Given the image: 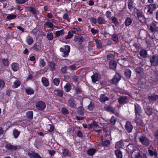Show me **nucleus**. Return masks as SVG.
I'll list each match as a JSON object with an SVG mask.
<instances>
[{
    "mask_svg": "<svg viewBox=\"0 0 158 158\" xmlns=\"http://www.w3.org/2000/svg\"><path fill=\"white\" fill-rule=\"evenodd\" d=\"M135 112L136 115L135 118V122L138 125H141L143 122L141 119V114L142 113V110L140 106L138 104L135 105Z\"/></svg>",
    "mask_w": 158,
    "mask_h": 158,
    "instance_id": "f257e3e1",
    "label": "nucleus"
},
{
    "mask_svg": "<svg viewBox=\"0 0 158 158\" xmlns=\"http://www.w3.org/2000/svg\"><path fill=\"white\" fill-rule=\"evenodd\" d=\"M70 50V47L68 45H65L64 48H60V51L63 52V56L65 57L68 56Z\"/></svg>",
    "mask_w": 158,
    "mask_h": 158,
    "instance_id": "f03ea898",
    "label": "nucleus"
},
{
    "mask_svg": "<svg viewBox=\"0 0 158 158\" xmlns=\"http://www.w3.org/2000/svg\"><path fill=\"white\" fill-rule=\"evenodd\" d=\"M35 106L37 109L42 111L44 110L46 107L45 104L42 101L37 102L36 103Z\"/></svg>",
    "mask_w": 158,
    "mask_h": 158,
    "instance_id": "7ed1b4c3",
    "label": "nucleus"
},
{
    "mask_svg": "<svg viewBox=\"0 0 158 158\" xmlns=\"http://www.w3.org/2000/svg\"><path fill=\"white\" fill-rule=\"evenodd\" d=\"M140 142L143 145L148 146L150 144L149 140L144 136H142L139 138Z\"/></svg>",
    "mask_w": 158,
    "mask_h": 158,
    "instance_id": "20e7f679",
    "label": "nucleus"
},
{
    "mask_svg": "<svg viewBox=\"0 0 158 158\" xmlns=\"http://www.w3.org/2000/svg\"><path fill=\"white\" fill-rule=\"evenodd\" d=\"M68 102L69 106L71 107L74 108H76L77 104L74 98H70L69 99Z\"/></svg>",
    "mask_w": 158,
    "mask_h": 158,
    "instance_id": "39448f33",
    "label": "nucleus"
},
{
    "mask_svg": "<svg viewBox=\"0 0 158 158\" xmlns=\"http://www.w3.org/2000/svg\"><path fill=\"white\" fill-rule=\"evenodd\" d=\"M152 64L156 66L158 64V57L156 56H153L150 60Z\"/></svg>",
    "mask_w": 158,
    "mask_h": 158,
    "instance_id": "423d86ee",
    "label": "nucleus"
},
{
    "mask_svg": "<svg viewBox=\"0 0 158 158\" xmlns=\"http://www.w3.org/2000/svg\"><path fill=\"white\" fill-rule=\"evenodd\" d=\"M125 127L126 130L129 133L131 132L132 131L133 128L132 125L129 121L126 122Z\"/></svg>",
    "mask_w": 158,
    "mask_h": 158,
    "instance_id": "0eeeda50",
    "label": "nucleus"
},
{
    "mask_svg": "<svg viewBox=\"0 0 158 158\" xmlns=\"http://www.w3.org/2000/svg\"><path fill=\"white\" fill-rule=\"evenodd\" d=\"M28 155L30 158H41L38 153L33 151H31L29 152Z\"/></svg>",
    "mask_w": 158,
    "mask_h": 158,
    "instance_id": "6e6552de",
    "label": "nucleus"
},
{
    "mask_svg": "<svg viewBox=\"0 0 158 158\" xmlns=\"http://www.w3.org/2000/svg\"><path fill=\"white\" fill-rule=\"evenodd\" d=\"M121 79V77L118 73H116L115 76L112 80V82L115 85Z\"/></svg>",
    "mask_w": 158,
    "mask_h": 158,
    "instance_id": "1a4fd4ad",
    "label": "nucleus"
},
{
    "mask_svg": "<svg viewBox=\"0 0 158 158\" xmlns=\"http://www.w3.org/2000/svg\"><path fill=\"white\" fill-rule=\"evenodd\" d=\"M92 82L94 83L98 81L100 78V76L97 73H95L91 77Z\"/></svg>",
    "mask_w": 158,
    "mask_h": 158,
    "instance_id": "9d476101",
    "label": "nucleus"
},
{
    "mask_svg": "<svg viewBox=\"0 0 158 158\" xmlns=\"http://www.w3.org/2000/svg\"><path fill=\"white\" fill-rule=\"evenodd\" d=\"M119 103L120 104H124L128 102V100L126 96L121 97L118 99Z\"/></svg>",
    "mask_w": 158,
    "mask_h": 158,
    "instance_id": "9b49d317",
    "label": "nucleus"
},
{
    "mask_svg": "<svg viewBox=\"0 0 158 158\" xmlns=\"http://www.w3.org/2000/svg\"><path fill=\"white\" fill-rule=\"evenodd\" d=\"M74 41L77 43L81 44L83 41V37L81 36H76L74 38Z\"/></svg>",
    "mask_w": 158,
    "mask_h": 158,
    "instance_id": "f8f14e48",
    "label": "nucleus"
},
{
    "mask_svg": "<svg viewBox=\"0 0 158 158\" xmlns=\"http://www.w3.org/2000/svg\"><path fill=\"white\" fill-rule=\"evenodd\" d=\"M101 140L102 141V143L101 144L104 147H107L108 148L110 144V142L109 140H106L105 141H103V138L102 137H101Z\"/></svg>",
    "mask_w": 158,
    "mask_h": 158,
    "instance_id": "ddd939ff",
    "label": "nucleus"
},
{
    "mask_svg": "<svg viewBox=\"0 0 158 158\" xmlns=\"http://www.w3.org/2000/svg\"><path fill=\"white\" fill-rule=\"evenodd\" d=\"M8 150L11 151H15L18 148H19V146H15L14 145H12L10 144H7L6 147Z\"/></svg>",
    "mask_w": 158,
    "mask_h": 158,
    "instance_id": "4468645a",
    "label": "nucleus"
},
{
    "mask_svg": "<svg viewBox=\"0 0 158 158\" xmlns=\"http://www.w3.org/2000/svg\"><path fill=\"white\" fill-rule=\"evenodd\" d=\"M132 20L129 17H127L126 18L124 22V24L126 27L130 26L132 23Z\"/></svg>",
    "mask_w": 158,
    "mask_h": 158,
    "instance_id": "2eb2a0df",
    "label": "nucleus"
},
{
    "mask_svg": "<svg viewBox=\"0 0 158 158\" xmlns=\"http://www.w3.org/2000/svg\"><path fill=\"white\" fill-rule=\"evenodd\" d=\"M157 23L155 22L154 23H153L151 25V26L150 27V29L152 32L155 31L156 30V24Z\"/></svg>",
    "mask_w": 158,
    "mask_h": 158,
    "instance_id": "dca6fc26",
    "label": "nucleus"
},
{
    "mask_svg": "<svg viewBox=\"0 0 158 158\" xmlns=\"http://www.w3.org/2000/svg\"><path fill=\"white\" fill-rule=\"evenodd\" d=\"M109 66L110 69H114L116 68L117 63L114 61H111L109 63Z\"/></svg>",
    "mask_w": 158,
    "mask_h": 158,
    "instance_id": "f3484780",
    "label": "nucleus"
},
{
    "mask_svg": "<svg viewBox=\"0 0 158 158\" xmlns=\"http://www.w3.org/2000/svg\"><path fill=\"white\" fill-rule=\"evenodd\" d=\"M26 42L28 45H31L34 42L33 39L30 36H28L27 37Z\"/></svg>",
    "mask_w": 158,
    "mask_h": 158,
    "instance_id": "a211bd4d",
    "label": "nucleus"
},
{
    "mask_svg": "<svg viewBox=\"0 0 158 158\" xmlns=\"http://www.w3.org/2000/svg\"><path fill=\"white\" fill-rule=\"evenodd\" d=\"M131 157L132 158H142V156L138 152L134 151L133 152Z\"/></svg>",
    "mask_w": 158,
    "mask_h": 158,
    "instance_id": "6ab92c4d",
    "label": "nucleus"
},
{
    "mask_svg": "<svg viewBox=\"0 0 158 158\" xmlns=\"http://www.w3.org/2000/svg\"><path fill=\"white\" fill-rule=\"evenodd\" d=\"M152 147L150 146L149 148L148 152L149 154L151 156H155L156 157L157 156V153L156 151H153L151 150L152 149Z\"/></svg>",
    "mask_w": 158,
    "mask_h": 158,
    "instance_id": "aec40b11",
    "label": "nucleus"
},
{
    "mask_svg": "<svg viewBox=\"0 0 158 158\" xmlns=\"http://www.w3.org/2000/svg\"><path fill=\"white\" fill-rule=\"evenodd\" d=\"M11 68L13 71H16L19 69V65L17 63H13L11 64Z\"/></svg>",
    "mask_w": 158,
    "mask_h": 158,
    "instance_id": "412c9836",
    "label": "nucleus"
},
{
    "mask_svg": "<svg viewBox=\"0 0 158 158\" xmlns=\"http://www.w3.org/2000/svg\"><path fill=\"white\" fill-rule=\"evenodd\" d=\"M41 81L43 84L44 86L47 87L49 85V81L46 77H42Z\"/></svg>",
    "mask_w": 158,
    "mask_h": 158,
    "instance_id": "4be33fe9",
    "label": "nucleus"
},
{
    "mask_svg": "<svg viewBox=\"0 0 158 158\" xmlns=\"http://www.w3.org/2000/svg\"><path fill=\"white\" fill-rule=\"evenodd\" d=\"M108 100V98L106 97L104 94H102L100 96V100L102 102H104Z\"/></svg>",
    "mask_w": 158,
    "mask_h": 158,
    "instance_id": "5701e85b",
    "label": "nucleus"
},
{
    "mask_svg": "<svg viewBox=\"0 0 158 158\" xmlns=\"http://www.w3.org/2000/svg\"><path fill=\"white\" fill-rule=\"evenodd\" d=\"M158 99V95H157L153 94L148 97V99L150 101H154Z\"/></svg>",
    "mask_w": 158,
    "mask_h": 158,
    "instance_id": "b1692460",
    "label": "nucleus"
},
{
    "mask_svg": "<svg viewBox=\"0 0 158 158\" xmlns=\"http://www.w3.org/2000/svg\"><path fill=\"white\" fill-rule=\"evenodd\" d=\"M131 71L129 69H126L125 71V75L127 78L128 79L130 78L131 76Z\"/></svg>",
    "mask_w": 158,
    "mask_h": 158,
    "instance_id": "393cba45",
    "label": "nucleus"
},
{
    "mask_svg": "<svg viewBox=\"0 0 158 158\" xmlns=\"http://www.w3.org/2000/svg\"><path fill=\"white\" fill-rule=\"evenodd\" d=\"M76 34L75 31H69L68 33V35L66 36L65 37L66 39H70L73 36V34Z\"/></svg>",
    "mask_w": 158,
    "mask_h": 158,
    "instance_id": "a878e982",
    "label": "nucleus"
},
{
    "mask_svg": "<svg viewBox=\"0 0 158 158\" xmlns=\"http://www.w3.org/2000/svg\"><path fill=\"white\" fill-rule=\"evenodd\" d=\"M47 130L48 132H52L54 130V127L53 126L50 124H48L46 126Z\"/></svg>",
    "mask_w": 158,
    "mask_h": 158,
    "instance_id": "bb28decb",
    "label": "nucleus"
},
{
    "mask_svg": "<svg viewBox=\"0 0 158 158\" xmlns=\"http://www.w3.org/2000/svg\"><path fill=\"white\" fill-rule=\"evenodd\" d=\"M124 144L121 141L117 142L115 145V148L116 149H119L122 148Z\"/></svg>",
    "mask_w": 158,
    "mask_h": 158,
    "instance_id": "cd10ccee",
    "label": "nucleus"
},
{
    "mask_svg": "<svg viewBox=\"0 0 158 158\" xmlns=\"http://www.w3.org/2000/svg\"><path fill=\"white\" fill-rule=\"evenodd\" d=\"M71 89V86L69 83H67L64 86L65 90L67 92H69Z\"/></svg>",
    "mask_w": 158,
    "mask_h": 158,
    "instance_id": "c85d7f7f",
    "label": "nucleus"
},
{
    "mask_svg": "<svg viewBox=\"0 0 158 158\" xmlns=\"http://www.w3.org/2000/svg\"><path fill=\"white\" fill-rule=\"evenodd\" d=\"M97 22L100 24H105L106 23L105 20L101 17L98 18Z\"/></svg>",
    "mask_w": 158,
    "mask_h": 158,
    "instance_id": "c756f323",
    "label": "nucleus"
},
{
    "mask_svg": "<svg viewBox=\"0 0 158 158\" xmlns=\"http://www.w3.org/2000/svg\"><path fill=\"white\" fill-rule=\"evenodd\" d=\"M115 154L117 158H122L123 156L121 152L119 150H117L115 151Z\"/></svg>",
    "mask_w": 158,
    "mask_h": 158,
    "instance_id": "7c9ffc66",
    "label": "nucleus"
},
{
    "mask_svg": "<svg viewBox=\"0 0 158 158\" xmlns=\"http://www.w3.org/2000/svg\"><path fill=\"white\" fill-rule=\"evenodd\" d=\"M55 94L60 97H62L63 95L62 91L60 90H54Z\"/></svg>",
    "mask_w": 158,
    "mask_h": 158,
    "instance_id": "2f4dec72",
    "label": "nucleus"
},
{
    "mask_svg": "<svg viewBox=\"0 0 158 158\" xmlns=\"http://www.w3.org/2000/svg\"><path fill=\"white\" fill-rule=\"evenodd\" d=\"M32 48L34 49L37 51H40L41 49V45L37 44H35L33 46Z\"/></svg>",
    "mask_w": 158,
    "mask_h": 158,
    "instance_id": "473e14b6",
    "label": "nucleus"
},
{
    "mask_svg": "<svg viewBox=\"0 0 158 158\" xmlns=\"http://www.w3.org/2000/svg\"><path fill=\"white\" fill-rule=\"evenodd\" d=\"M96 152V150L94 148H91L89 150L87 153L90 156L93 155Z\"/></svg>",
    "mask_w": 158,
    "mask_h": 158,
    "instance_id": "72a5a7b5",
    "label": "nucleus"
},
{
    "mask_svg": "<svg viewBox=\"0 0 158 158\" xmlns=\"http://www.w3.org/2000/svg\"><path fill=\"white\" fill-rule=\"evenodd\" d=\"M62 153L64 156H69L70 155V153L69 151L66 149H63L62 150Z\"/></svg>",
    "mask_w": 158,
    "mask_h": 158,
    "instance_id": "f704fd0d",
    "label": "nucleus"
},
{
    "mask_svg": "<svg viewBox=\"0 0 158 158\" xmlns=\"http://www.w3.org/2000/svg\"><path fill=\"white\" fill-rule=\"evenodd\" d=\"M25 90L26 93L28 94H32L34 93V91L33 90L30 88H26V89Z\"/></svg>",
    "mask_w": 158,
    "mask_h": 158,
    "instance_id": "c9c22d12",
    "label": "nucleus"
},
{
    "mask_svg": "<svg viewBox=\"0 0 158 158\" xmlns=\"http://www.w3.org/2000/svg\"><path fill=\"white\" fill-rule=\"evenodd\" d=\"M140 54L141 57H145L147 56V52L145 50H142L140 52Z\"/></svg>",
    "mask_w": 158,
    "mask_h": 158,
    "instance_id": "e433bc0d",
    "label": "nucleus"
},
{
    "mask_svg": "<svg viewBox=\"0 0 158 158\" xmlns=\"http://www.w3.org/2000/svg\"><path fill=\"white\" fill-rule=\"evenodd\" d=\"M44 26H48L49 28H53V25L50 21H48L45 22Z\"/></svg>",
    "mask_w": 158,
    "mask_h": 158,
    "instance_id": "4c0bfd02",
    "label": "nucleus"
},
{
    "mask_svg": "<svg viewBox=\"0 0 158 158\" xmlns=\"http://www.w3.org/2000/svg\"><path fill=\"white\" fill-rule=\"evenodd\" d=\"M20 132L18 131L16 129H14L13 131V134L14 137L15 138H17L19 135Z\"/></svg>",
    "mask_w": 158,
    "mask_h": 158,
    "instance_id": "58836bf2",
    "label": "nucleus"
},
{
    "mask_svg": "<svg viewBox=\"0 0 158 158\" xmlns=\"http://www.w3.org/2000/svg\"><path fill=\"white\" fill-rule=\"evenodd\" d=\"M47 38L49 40H52L53 38L52 33L50 31L48 32L47 33Z\"/></svg>",
    "mask_w": 158,
    "mask_h": 158,
    "instance_id": "ea45409f",
    "label": "nucleus"
},
{
    "mask_svg": "<svg viewBox=\"0 0 158 158\" xmlns=\"http://www.w3.org/2000/svg\"><path fill=\"white\" fill-rule=\"evenodd\" d=\"M33 113L32 111H29L27 112V117L30 119H31L33 118Z\"/></svg>",
    "mask_w": 158,
    "mask_h": 158,
    "instance_id": "a19ab883",
    "label": "nucleus"
},
{
    "mask_svg": "<svg viewBox=\"0 0 158 158\" xmlns=\"http://www.w3.org/2000/svg\"><path fill=\"white\" fill-rule=\"evenodd\" d=\"M148 12L150 10H153L156 9V6L154 4H151L148 6Z\"/></svg>",
    "mask_w": 158,
    "mask_h": 158,
    "instance_id": "79ce46f5",
    "label": "nucleus"
},
{
    "mask_svg": "<svg viewBox=\"0 0 158 158\" xmlns=\"http://www.w3.org/2000/svg\"><path fill=\"white\" fill-rule=\"evenodd\" d=\"M16 17V16L14 14H9L6 17V19L8 20H11L15 19Z\"/></svg>",
    "mask_w": 158,
    "mask_h": 158,
    "instance_id": "37998d69",
    "label": "nucleus"
},
{
    "mask_svg": "<svg viewBox=\"0 0 158 158\" xmlns=\"http://www.w3.org/2000/svg\"><path fill=\"white\" fill-rule=\"evenodd\" d=\"M13 87L15 88H17L20 85V83L19 81L17 80L14 82Z\"/></svg>",
    "mask_w": 158,
    "mask_h": 158,
    "instance_id": "c03bdc74",
    "label": "nucleus"
},
{
    "mask_svg": "<svg viewBox=\"0 0 158 158\" xmlns=\"http://www.w3.org/2000/svg\"><path fill=\"white\" fill-rule=\"evenodd\" d=\"M56 35L57 37H59L61 35H64V30L58 31L56 32Z\"/></svg>",
    "mask_w": 158,
    "mask_h": 158,
    "instance_id": "a18cd8bd",
    "label": "nucleus"
},
{
    "mask_svg": "<svg viewBox=\"0 0 158 158\" xmlns=\"http://www.w3.org/2000/svg\"><path fill=\"white\" fill-rule=\"evenodd\" d=\"M46 63L43 59H40L39 60V65L40 66L43 67L46 65Z\"/></svg>",
    "mask_w": 158,
    "mask_h": 158,
    "instance_id": "49530a36",
    "label": "nucleus"
},
{
    "mask_svg": "<svg viewBox=\"0 0 158 158\" xmlns=\"http://www.w3.org/2000/svg\"><path fill=\"white\" fill-rule=\"evenodd\" d=\"M61 112L64 115L67 114H69V111L65 107L61 109Z\"/></svg>",
    "mask_w": 158,
    "mask_h": 158,
    "instance_id": "de8ad7c7",
    "label": "nucleus"
},
{
    "mask_svg": "<svg viewBox=\"0 0 158 158\" xmlns=\"http://www.w3.org/2000/svg\"><path fill=\"white\" fill-rule=\"evenodd\" d=\"M114 55L111 53H109L106 56L107 59L110 60L114 59Z\"/></svg>",
    "mask_w": 158,
    "mask_h": 158,
    "instance_id": "09e8293b",
    "label": "nucleus"
},
{
    "mask_svg": "<svg viewBox=\"0 0 158 158\" xmlns=\"http://www.w3.org/2000/svg\"><path fill=\"white\" fill-rule=\"evenodd\" d=\"M112 22L116 26L118 24V22L117 19L115 17H113L111 19Z\"/></svg>",
    "mask_w": 158,
    "mask_h": 158,
    "instance_id": "8fccbe9b",
    "label": "nucleus"
},
{
    "mask_svg": "<svg viewBox=\"0 0 158 158\" xmlns=\"http://www.w3.org/2000/svg\"><path fill=\"white\" fill-rule=\"evenodd\" d=\"M94 108V104L93 102H91L88 105V109L90 111H92Z\"/></svg>",
    "mask_w": 158,
    "mask_h": 158,
    "instance_id": "3c124183",
    "label": "nucleus"
},
{
    "mask_svg": "<svg viewBox=\"0 0 158 158\" xmlns=\"http://www.w3.org/2000/svg\"><path fill=\"white\" fill-rule=\"evenodd\" d=\"M145 110L146 113L148 115H150L152 113V110L151 108H147Z\"/></svg>",
    "mask_w": 158,
    "mask_h": 158,
    "instance_id": "603ef678",
    "label": "nucleus"
},
{
    "mask_svg": "<svg viewBox=\"0 0 158 158\" xmlns=\"http://www.w3.org/2000/svg\"><path fill=\"white\" fill-rule=\"evenodd\" d=\"M95 41L96 43L97 47L99 48H101L102 47V44L100 41L98 40H95Z\"/></svg>",
    "mask_w": 158,
    "mask_h": 158,
    "instance_id": "864d4df0",
    "label": "nucleus"
},
{
    "mask_svg": "<svg viewBox=\"0 0 158 158\" xmlns=\"http://www.w3.org/2000/svg\"><path fill=\"white\" fill-rule=\"evenodd\" d=\"M48 65L52 69H54L55 68V64L52 62H49L48 63Z\"/></svg>",
    "mask_w": 158,
    "mask_h": 158,
    "instance_id": "5fc2aeb1",
    "label": "nucleus"
},
{
    "mask_svg": "<svg viewBox=\"0 0 158 158\" xmlns=\"http://www.w3.org/2000/svg\"><path fill=\"white\" fill-rule=\"evenodd\" d=\"M60 80L59 78H55L53 80V83L56 86H58L59 85Z\"/></svg>",
    "mask_w": 158,
    "mask_h": 158,
    "instance_id": "6e6d98bb",
    "label": "nucleus"
},
{
    "mask_svg": "<svg viewBox=\"0 0 158 158\" xmlns=\"http://www.w3.org/2000/svg\"><path fill=\"white\" fill-rule=\"evenodd\" d=\"M116 119L114 116H112L110 120V124L112 125H114L116 122Z\"/></svg>",
    "mask_w": 158,
    "mask_h": 158,
    "instance_id": "4d7b16f0",
    "label": "nucleus"
},
{
    "mask_svg": "<svg viewBox=\"0 0 158 158\" xmlns=\"http://www.w3.org/2000/svg\"><path fill=\"white\" fill-rule=\"evenodd\" d=\"M90 127H95L97 128L98 127H99L97 123L95 121H93L92 123L90 125Z\"/></svg>",
    "mask_w": 158,
    "mask_h": 158,
    "instance_id": "13d9d810",
    "label": "nucleus"
},
{
    "mask_svg": "<svg viewBox=\"0 0 158 158\" xmlns=\"http://www.w3.org/2000/svg\"><path fill=\"white\" fill-rule=\"evenodd\" d=\"M2 62L5 66H7L8 65V61L7 59H2Z\"/></svg>",
    "mask_w": 158,
    "mask_h": 158,
    "instance_id": "bf43d9fd",
    "label": "nucleus"
},
{
    "mask_svg": "<svg viewBox=\"0 0 158 158\" xmlns=\"http://www.w3.org/2000/svg\"><path fill=\"white\" fill-rule=\"evenodd\" d=\"M111 12L110 11H107L106 13V17L107 18L109 19H110L111 18Z\"/></svg>",
    "mask_w": 158,
    "mask_h": 158,
    "instance_id": "052dcab7",
    "label": "nucleus"
},
{
    "mask_svg": "<svg viewBox=\"0 0 158 158\" xmlns=\"http://www.w3.org/2000/svg\"><path fill=\"white\" fill-rule=\"evenodd\" d=\"M112 39L114 41H117L118 40V38L117 35L115 34H114L112 35Z\"/></svg>",
    "mask_w": 158,
    "mask_h": 158,
    "instance_id": "680f3d73",
    "label": "nucleus"
},
{
    "mask_svg": "<svg viewBox=\"0 0 158 158\" xmlns=\"http://www.w3.org/2000/svg\"><path fill=\"white\" fill-rule=\"evenodd\" d=\"M28 0H16V3H18L23 4L25 3Z\"/></svg>",
    "mask_w": 158,
    "mask_h": 158,
    "instance_id": "e2e57ef3",
    "label": "nucleus"
},
{
    "mask_svg": "<svg viewBox=\"0 0 158 158\" xmlns=\"http://www.w3.org/2000/svg\"><path fill=\"white\" fill-rule=\"evenodd\" d=\"M78 67L76 66L75 65L73 64L70 66L69 68L70 70H75Z\"/></svg>",
    "mask_w": 158,
    "mask_h": 158,
    "instance_id": "0e129e2a",
    "label": "nucleus"
},
{
    "mask_svg": "<svg viewBox=\"0 0 158 158\" xmlns=\"http://www.w3.org/2000/svg\"><path fill=\"white\" fill-rule=\"evenodd\" d=\"M133 3L132 2H129L128 4V7L129 9L131 10L133 8Z\"/></svg>",
    "mask_w": 158,
    "mask_h": 158,
    "instance_id": "69168bd1",
    "label": "nucleus"
},
{
    "mask_svg": "<svg viewBox=\"0 0 158 158\" xmlns=\"http://www.w3.org/2000/svg\"><path fill=\"white\" fill-rule=\"evenodd\" d=\"M5 86V83L4 82L0 80V89L3 88Z\"/></svg>",
    "mask_w": 158,
    "mask_h": 158,
    "instance_id": "338daca9",
    "label": "nucleus"
},
{
    "mask_svg": "<svg viewBox=\"0 0 158 158\" xmlns=\"http://www.w3.org/2000/svg\"><path fill=\"white\" fill-rule=\"evenodd\" d=\"M97 21L96 19L94 18H92L90 19V22L92 24H95Z\"/></svg>",
    "mask_w": 158,
    "mask_h": 158,
    "instance_id": "774afa93",
    "label": "nucleus"
}]
</instances>
